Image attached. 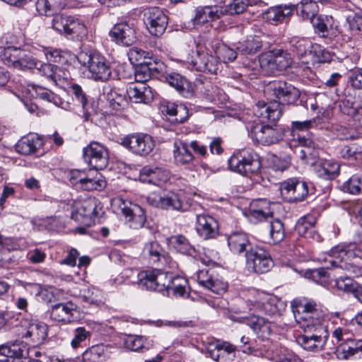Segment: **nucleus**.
<instances>
[{
    "label": "nucleus",
    "instance_id": "obj_1",
    "mask_svg": "<svg viewBox=\"0 0 362 362\" xmlns=\"http://www.w3.org/2000/svg\"><path fill=\"white\" fill-rule=\"evenodd\" d=\"M265 93L274 98V103H257L253 108L254 115L276 122L282 115L281 105H296L300 97V91L292 83L284 80H274L267 85Z\"/></svg>",
    "mask_w": 362,
    "mask_h": 362
},
{
    "label": "nucleus",
    "instance_id": "obj_2",
    "mask_svg": "<svg viewBox=\"0 0 362 362\" xmlns=\"http://www.w3.org/2000/svg\"><path fill=\"white\" fill-rule=\"evenodd\" d=\"M231 170L244 176L256 175L262 168L259 156L251 148H244L233 153L228 160Z\"/></svg>",
    "mask_w": 362,
    "mask_h": 362
},
{
    "label": "nucleus",
    "instance_id": "obj_3",
    "mask_svg": "<svg viewBox=\"0 0 362 362\" xmlns=\"http://www.w3.org/2000/svg\"><path fill=\"white\" fill-rule=\"evenodd\" d=\"M78 62L86 67L89 77L94 81H106L111 76V68L104 56L98 52H81L77 57Z\"/></svg>",
    "mask_w": 362,
    "mask_h": 362
},
{
    "label": "nucleus",
    "instance_id": "obj_4",
    "mask_svg": "<svg viewBox=\"0 0 362 362\" xmlns=\"http://www.w3.org/2000/svg\"><path fill=\"white\" fill-rule=\"evenodd\" d=\"M255 115L258 119L247 124L249 134L254 141L264 146H270L283 139L284 132L281 127L276 124L273 126L263 124V120L267 119Z\"/></svg>",
    "mask_w": 362,
    "mask_h": 362
},
{
    "label": "nucleus",
    "instance_id": "obj_5",
    "mask_svg": "<svg viewBox=\"0 0 362 362\" xmlns=\"http://www.w3.org/2000/svg\"><path fill=\"white\" fill-rule=\"evenodd\" d=\"M332 337L336 340L337 356L340 359H349L353 356L362 355V339H352L344 327H337L332 332Z\"/></svg>",
    "mask_w": 362,
    "mask_h": 362
},
{
    "label": "nucleus",
    "instance_id": "obj_6",
    "mask_svg": "<svg viewBox=\"0 0 362 362\" xmlns=\"http://www.w3.org/2000/svg\"><path fill=\"white\" fill-rule=\"evenodd\" d=\"M185 61L192 69L197 71L216 74L218 70L219 62L216 57L195 43L194 47L187 53Z\"/></svg>",
    "mask_w": 362,
    "mask_h": 362
},
{
    "label": "nucleus",
    "instance_id": "obj_7",
    "mask_svg": "<svg viewBox=\"0 0 362 362\" xmlns=\"http://www.w3.org/2000/svg\"><path fill=\"white\" fill-rule=\"evenodd\" d=\"M147 200L152 206L165 210L184 211L188 207L185 193L182 190L170 191L160 195L153 194L148 197Z\"/></svg>",
    "mask_w": 362,
    "mask_h": 362
},
{
    "label": "nucleus",
    "instance_id": "obj_8",
    "mask_svg": "<svg viewBox=\"0 0 362 362\" xmlns=\"http://www.w3.org/2000/svg\"><path fill=\"white\" fill-rule=\"evenodd\" d=\"M71 218L76 221L90 224L102 211L100 203L95 198H88L74 204Z\"/></svg>",
    "mask_w": 362,
    "mask_h": 362
},
{
    "label": "nucleus",
    "instance_id": "obj_9",
    "mask_svg": "<svg viewBox=\"0 0 362 362\" xmlns=\"http://www.w3.org/2000/svg\"><path fill=\"white\" fill-rule=\"evenodd\" d=\"M143 21L148 33L156 37L162 36L168 25V17L158 7L146 8Z\"/></svg>",
    "mask_w": 362,
    "mask_h": 362
},
{
    "label": "nucleus",
    "instance_id": "obj_10",
    "mask_svg": "<svg viewBox=\"0 0 362 362\" xmlns=\"http://www.w3.org/2000/svg\"><path fill=\"white\" fill-rule=\"evenodd\" d=\"M247 267L257 274L269 272L274 265L270 254L260 247L250 248L245 253Z\"/></svg>",
    "mask_w": 362,
    "mask_h": 362
},
{
    "label": "nucleus",
    "instance_id": "obj_11",
    "mask_svg": "<svg viewBox=\"0 0 362 362\" xmlns=\"http://www.w3.org/2000/svg\"><path fill=\"white\" fill-rule=\"evenodd\" d=\"M121 145L134 154L146 156L153 151L155 143L147 134H133L122 138Z\"/></svg>",
    "mask_w": 362,
    "mask_h": 362
},
{
    "label": "nucleus",
    "instance_id": "obj_12",
    "mask_svg": "<svg viewBox=\"0 0 362 362\" xmlns=\"http://www.w3.org/2000/svg\"><path fill=\"white\" fill-rule=\"evenodd\" d=\"M281 194L289 203L302 202L308 194V184L298 179H288L281 185Z\"/></svg>",
    "mask_w": 362,
    "mask_h": 362
},
{
    "label": "nucleus",
    "instance_id": "obj_13",
    "mask_svg": "<svg viewBox=\"0 0 362 362\" xmlns=\"http://www.w3.org/2000/svg\"><path fill=\"white\" fill-rule=\"evenodd\" d=\"M83 158L94 170H103L108 164L107 150L98 142H91L83 148Z\"/></svg>",
    "mask_w": 362,
    "mask_h": 362
},
{
    "label": "nucleus",
    "instance_id": "obj_14",
    "mask_svg": "<svg viewBox=\"0 0 362 362\" xmlns=\"http://www.w3.org/2000/svg\"><path fill=\"white\" fill-rule=\"evenodd\" d=\"M70 180L73 185L87 191L101 190L106 185L104 177L97 170H90L86 176H82L79 171L73 172Z\"/></svg>",
    "mask_w": 362,
    "mask_h": 362
},
{
    "label": "nucleus",
    "instance_id": "obj_15",
    "mask_svg": "<svg viewBox=\"0 0 362 362\" xmlns=\"http://www.w3.org/2000/svg\"><path fill=\"white\" fill-rule=\"evenodd\" d=\"M329 334L322 326L315 329V333L305 334L298 338V343L305 350L318 352L324 349Z\"/></svg>",
    "mask_w": 362,
    "mask_h": 362
},
{
    "label": "nucleus",
    "instance_id": "obj_16",
    "mask_svg": "<svg viewBox=\"0 0 362 362\" xmlns=\"http://www.w3.org/2000/svg\"><path fill=\"white\" fill-rule=\"evenodd\" d=\"M109 35L116 43L126 47L132 45L136 40V28L127 22L115 24Z\"/></svg>",
    "mask_w": 362,
    "mask_h": 362
},
{
    "label": "nucleus",
    "instance_id": "obj_17",
    "mask_svg": "<svg viewBox=\"0 0 362 362\" xmlns=\"http://www.w3.org/2000/svg\"><path fill=\"white\" fill-rule=\"evenodd\" d=\"M197 278L199 285L215 293H222L227 288V284L219 279L213 269H203L199 270L197 273Z\"/></svg>",
    "mask_w": 362,
    "mask_h": 362
},
{
    "label": "nucleus",
    "instance_id": "obj_18",
    "mask_svg": "<svg viewBox=\"0 0 362 362\" xmlns=\"http://www.w3.org/2000/svg\"><path fill=\"white\" fill-rule=\"evenodd\" d=\"M237 347L230 342H218L207 348V355L217 362H232Z\"/></svg>",
    "mask_w": 362,
    "mask_h": 362
},
{
    "label": "nucleus",
    "instance_id": "obj_19",
    "mask_svg": "<svg viewBox=\"0 0 362 362\" xmlns=\"http://www.w3.org/2000/svg\"><path fill=\"white\" fill-rule=\"evenodd\" d=\"M288 44L290 51L298 58L300 62L308 65L311 55L310 40L307 37L293 36L289 38Z\"/></svg>",
    "mask_w": 362,
    "mask_h": 362
},
{
    "label": "nucleus",
    "instance_id": "obj_20",
    "mask_svg": "<svg viewBox=\"0 0 362 362\" xmlns=\"http://www.w3.org/2000/svg\"><path fill=\"white\" fill-rule=\"evenodd\" d=\"M123 206L121 207L122 214L129 223V227L133 229H139L144 227L146 223V214L144 210L137 204L129 202V206L122 200Z\"/></svg>",
    "mask_w": 362,
    "mask_h": 362
},
{
    "label": "nucleus",
    "instance_id": "obj_21",
    "mask_svg": "<svg viewBox=\"0 0 362 362\" xmlns=\"http://www.w3.org/2000/svg\"><path fill=\"white\" fill-rule=\"evenodd\" d=\"M169 172L162 168L145 166L140 170L139 180L144 183L161 186L169 180Z\"/></svg>",
    "mask_w": 362,
    "mask_h": 362
},
{
    "label": "nucleus",
    "instance_id": "obj_22",
    "mask_svg": "<svg viewBox=\"0 0 362 362\" xmlns=\"http://www.w3.org/2000/svg\"><path fill=\"white\" fill-rule=\"evenodd\" d=\"M295 4H280L269 8L264 13V18L272 24L286 23L295 11Z\"/></svg>",
    "mask_w": 362,
    "mask_h": 362
},
{
    "label": "nucleus",
    "instance_id": "obj_23",
    "mask_svg": "<svg viewBox=\"0 0 362 362\" xmlns=\"http://www.w3.org/2000/svg\"><path fill=\"white\" fill-rule=\"evenodd\" d=\"M163 77L170 86L173 87L185 98H192L194 93V86L184 76L178 73H166Z\"/></svg>",
    "mask_w": 362,
    "mask_h": 362
},
{
    "label": "nucleus",
    "instance_id": "obj_24",
    "mask_svg": "<svg viewBox=\"0 0 362 362\" xmlns=\"http://www.w3.org/2000/svg\"><path fill=\"white\" fill-rule=\"evenodd\" d=\"M196 229L204 239L215 238L218 234V225L212 216L205 214L197 216Z\"/></svg>",
    "mask_w": 362,
    "mask_h": 362
},
{
    "label": "nucleus",
    "instance_id": "obj_25",
    "mask_svg": "<svg viewBox=\"0 0 362 362\" xmlns=\"http://www.w3.org/2000/svg\"><path fill=\"white\" fill-rule=\"evenodd\" d=\"M262 68L268 66H275L276 69L282 71L286 69L291 64L290 54L283 49L277 50L274 54H266L259 59Z\"/></svg>",
    "mask_w": 362,
    "mask_h": 362
},
{
    "label": "nucleus",
    "instance_id": "obj_26",
    "mask_svg": "<svg viewBox=\"0 0 362 362\" xmlns=\"http://www.w3.org/2000/svg\"><path fill=\"white\" fill-rule=\"evenodd\" d=\"M332 260L354 261L355 259H362V249L355 243L346 245H339L331 250Z\"/></svg>",
    "mask_w": 362,
    "mask_h": 362
},
{
    "label": "nucleus",
    "instance_id": "obj_27",
    "mask_svg": "<svg viewBox=\"0 0 362 362\" xmlns=\"http://www.w3.org/2000/svg\"><path fill=\"white\" fill-rule=\"evenodd\" d=\"M43 146L42 138L35 133H30L23 136L16 144V150L23 155L35 153Z\"/></svg>",
    "mask_w": 362,
    "mask_h": 362
},
{
    "label": "nucleus",
    "instance_id": "obj_28",
    "mask_svg": "<svg viewBox=\"0 0 362 362\" xmlns=\"http://www.w3.org/2000/svg\"><path fill=\"white\" fill-rule=\"evenodd\" d=\"M29 354V346L27 343L17 340L0 345V355L8 358H26Z\"/></svg>",
    "mask_w": 362,
    "mask_h": 362
},
{
    "label": "nucleus",
    "instance_id": "obj_29",
    "mask_svg": "<svg viewBox=\"0 0 362 362\" xmlns=\"http://www.w3.org/2000/svg\"><path fill=\"white\" fill-rule=\"evenodd\" d=\"M47 326L41 322L33 321L27 327V330L23 334V337L30 339L33 346L43 343L47 335Z\"/></svg>",
    "mask_w": 362,
    "mask_h": 362
},
{
    "label": "nucleus",
    "instance_id": "obj_30",
    "mask_svg": "<svg viewBox=\"0 0 362 362\" xmlns=\"http://www.w3.org/2000/svg\"><path fill=\"white\" fill-rule=\"evenodd\" d=\"M127 93L129 98L136 103H148L153 98L151 88L144 83L130 86L127 90Z\"/></svg>",
    "mask_w": 362,
    "mask_h": 362
},
{
    "label": "nucleus",
    "instance_id": "obj_31",
    "mask_svg": "<svg viewBox=\"0 0 362 362\" xmlns=\"http://www.w3.org/2000/svg\"><path fill=\"white\" fill-rule=\"evenodd\" d=\"M311 164L317 176L325 180L334 179L339 173V165L331 160H321Z\"/></svg>",
    "mask_w": 362,
    "mask_h": 362
},
{
    "label": "nucleus",
    "instance_id": "obj_32",
    "mask_svg": "<svg viewBox=\"0 0 362 362\" xmlns=\"http://www.w3.org/2000/svg\"><path fill=\"white\" fill-rule=\"evenodd\" d=\"M76 306L71 303H58L52 306L50 317L56 322H70L74 321Z\"/></svg>",
    "mask_w": 362,
    "mask_h": 362
},
{
    "label": "nucleus",
    "instance_id": "obj_33",
    "mask_svg": "<svg viewBox=\"0 0 362 362\" xmlns=\"http://www.w3.org/2000/svg\"><path fill=\"white\" fill-rule=\"evenodd\" d=\"M228 245L231 252L235 254L250 250L251 247L247 235L244 233H233L228 238Z\"/></svg>",
    "mask_w": 362,
    "mask_h": 362
},
{
    "label": "nucleus",
    "instance_id": "obj_34",
    "mask_svg": "<svg viewBox=\"0 0 362 362\" xmlns=\"http://www.w3.org/2000/svg\"><path fill=\"white\" fill-rule=\"evenodd\" d=\"M247 324L259 338H262V340L269 338L272 332V324L269 321L257 316H253L251 319H247Z\"/></svg>",
    "mask_w": 362,
    "mask_h": 362
},
{
    "label": "nucleus",
    "instance_id": "obj_35",
    "mask_svg": "<svg viewBox=\"0 0 362 362\" xmlns=\"http://www.w3.org/2000/svg\"><path fill=\"white\" fill-rule=\"evenodd\" d=\"M220 17V12L216 6L198 7L195 10L193 18L194 23L202 25L209 21H213Z\"/></svg>",
    "mask_w": 362,
    "mask_h": 362
},
{
    "label": "nucleus",
    "instance_id": "obj_36",
    "mask_svg": "<svg viewBox=\"0 0 362 362\" xmlns=\"http://www.w3.org/2000/svg\"><path fill=\"white\" fill-rule=\"evenodd\" d=\"M28 90L31 98H39L45 101L52 103L54 105H57L60 101L59 98L56 94L42 86L35 84L29 85Z\"/></svg>",
    "mask_w": 362,
    "mask_h": 362
},
{
    "label": "nucleus",
    "instance_id": "obj_37",
    "mask_svg": "<svg viewBox=\"0 0 362 362\" xmlns=\"http://www.w3.org/2000/svg\"><path fill=\"white\" fill-rule=\"evenodd\" d=\"M173 156L176 163L187 165L194 160V156L189 149L187 143L180 141L174 144Z\"/></svg>",
    "mask_w": 362,
    "mask_h": 362
},
{
    "label": "nucleus",
    "instance_id": "obj_38",
    "mask_svg": "<svg viewBox=\"0 0 362 362\" xmlns=\"http://www.w3.org/2000/svg\"><path fill=\"white\" fill-rule=\"evenodd\" d=\"M169 242L177 252L189 256L196 255L195 248L184 235H173L169 238Z\"/></svg>",
    "mask_w": 362,
    "mask_h": 362
},
{
    "label": "nucleus",
    "instance_id": "obj_39",
    "mask_svg": "<svg viewBox=\"0 0 362 362\" xmlns=\"http://www.w3.org/2000/svg\"><path fill=\"white\" fill-rule=\"evenodd\" d=\"M344 30L345 35L349 39L358 35H362V13L358 16H347Z\"/></svg>",
    "mask_w": 362,
    "mask_h": 362
},
{
    "label": "nucleus",
    "instance_id": "obj_40",
    "mask_svg": "<svg viewBox=\"0 0 362 362\" xmlns=\"http://www.w3.org/2000/svg\"><path fill=\"white\" fill-rule=\"evenodd\" d=\"M156 269L144 270L137 274V284L142 290L155 291Z\"/></svg>",
    "mask_w": 362,
    "mask_h": 362
},
{
    "label": "nucleus",
    "instance_id": "obj_41",
    "mask_svg": "<svg viewBox=\"0 0 362 362\" xmlns=\"http://www.w3.org/2000/svg\"><path fill=\"white\" fill-rule=\"evenodd\" d=\"M295 11L303 18L309 19L317 15L319 8L317 4L311 0H301L300 4H295Z\"/></svg>",
    "mask_w": 362,
    "mask_h": 362
},
{
    "label": "nucleus",
    "instance_id": "obj_42",
    "mask_svg": "<svg viewBox=\"0 0 362 362\" xmlns=\"http://www.w3.org/2000/svg\"><path fill=\"white\" fill-rule=\"evenodd\" d=\"M240 295L245 300L249 310L262 309V302H260L261 294L256 289L249 288L243 290Z\"/></svg>",
    "mask_w": 362,
    "mask_h": 362
},
{
    "label": "nucleus",
    "instance_id": "obj_43",
    "mask_svg": "<svg viewBox=\"0 0 362 362\" xmlns=\"http://www.w3.org/2000/svg\"><path fill=\"white\" fill-rule=\"evenodd\" d=\"M291 308L296 321L298 323L301 324L304 322L303 326H306L308 329L315 325H317V327L321 326L320 325V316L311 314V313L306 310L300 311L295 307Z\"/></svg>",
    "mask_w": 362,
    "mask_h": 362
},
{
    "label": "nucleus",
    "instance_id": "obj_44",
    "mask_svg": "<svg viewBox=\"0 0 362 362\" xmlns=\"http://www.w3.org/2000/svg\"><path fill=\"white\" fill-rule=\"evenodd\" d=\"M262 44L259 38L256 36H250L243 42H239L236 49L243 54H253L257 52Z\"/></svg>",
    "mask_w": 362,
    "mask_h": 362
},
{
    "label": "nucleus",
    "instance_id": "obj_45",
    "mask_svg": "<svg viewBox=\"0 0 362 362\" xmlns=\"http://www.w3.org/2000/svg\"><path fill=\"white\" fill-rule=\"evenodd\" d=\"M316 223V218L312 214H306L300 217L295 226V230L299 235L306 237L309 232L314 228Z\"/></svg>",
    "mask_w": 362,
    "mask_h": 362
},
{
    "label": "nucleus",
    "instance_id": "obj_46",
    "mask_svg": "<svg viewBox=\"0 0 362 362\" xmlns=\"http://www.w3.org/2000/svg\"><path fill=\"white\" fill-rule=\"evenodd\" d=\"M35 6L39 14L50 16L59 10L62 4L60 0H37Z\"/></svg>",
    "mask_w": 362,
    "mask_h": 362
},
{
    "label": "nucleus",
    "instance_id": "obj_47",
    "mask_svg": "<svg viewBox=\"0 0 362 362\" xmlns=\"http://www.w3.org/2000/svg\"><path fill=\"white\" fill-rule=\"evenodd\" d=\"M330 263L334 267L346 271L351 278L362 276V267L357 264L354 261L330 260Z\"/></svg>",
    "mask_w": 362,
    "mask_h": 362
},
{
    "label": "nucleus",
    "instance_id": "obj_48",
    "mask_svg": "<svg viewBox=\"0 0 362 362\" xmlns=\"http://www.w3.org/2000/svg\"><path fill=\"white\" fill-rule=\"evenodd\" d=\"M174 276L168 272H163L160 269H156V286L155 291L158 292L166 291L169 296V289Z\"/></svg>",
    "mask_w": 362,
    "mask_h": 362
},
{
    "label": "nucleus",
    "instance_id": "obj_49",
    "mask_svg": "<svg viewBox=\"0 0 362 362\" xmlns=\"http://www.w3.org/2000/svg\"><path fill=\"white\" fill-rule=\"evenodd\" d=\"M66 37L75 38L84 35L86 33V27L82 21L71 16Z\"/></svg>",
    "mask_w": 362,
    "mask_h": 362
},
{
    "label": "nucleus",
    "instance_id": "obj_50",
    "mask_svg": "<svg viewBox=\"0 0 362 362\" xmlns=\"http://www.w3.org/2000/svg\"><path fill=\"white\" fill-rule=\"evenodd\" d=\"M146 339L139 335H128L124 339V345L127 349L134 351H144L148 350V346L145 343Z\"/></svg>",
    "mask_w": 362,
    "mask_h": 362
},
{
    "label": "nucleus",
    "instance_id": "obj_51",
    "mask_svg": "<svg viewBox=\"0 0 362 362\" xmlns=\"http://www.w3.org/2000/svg\"><path fill=\"white\" fill-rule=\"evenodd\" d=\"M269 234L274 243H281L285 237L284 223L279 219H273L269 223Z\"/></svg>",
    "mask_w": 362,
    "mask_h": 362
},
{
    "label": "nucleus",
    "instance_id": "obj_52",
    "mask_svg": "<svg viewBox=\"0 0 362 362\" xmlns=\"http://www.w3.org/2000/svg\"><path fill=\"white\" fill-rule=\"evenodd\" d=\"M156 69L152 67V64H141L136 68L134 76L137 83L148 81L152 76H155Z\"/></svg>",
    "mask_w": 362,
    "mask_h": 362
},
{
    "label": "nucleus",
    "instance_id": "obj_53",
    "mask_svg": "<svg viewBox=\"0 0 362 362\" xmlns=\"http://www.w3.org/2000/svg\"><path fill=\"white\" fill-rule=\"evenodd\" d=\"M71 16L57 14L52 21V26L59 34L67 36Z\"/></svg>",
    "mask_w": 362,
    "mask_h": 362
},
{
    "label": "nucleus",
    "instance_id": "obj_54",
    "mask_svg": "<svg viewBox=\"0 0 362 362\" xmlns=\"http://www.w3.org/2000/svg\"><path fill=\"white\" fill-rule=\"evenodd\" d=\"M187 284L185 278L179 276H174L169 289V295L170 293L175 297H185V295H188L186 291Z\"/></svg>",
    "mask_w": 362,
    "mask_h": 362
},
{
    "label": "nucleus",
    "instance_id": "obj_55",
    "mask_svg": "<svg viewBox=\"0 0 362 362\" xmlns=\"http://www.w3.org/2000/svg\"><path fill=\"white\" fill-rule=\"evenodd\" d=\"M315 28V33H322L325 36V33L328 31V25H330L332 18L331 16L317 15L310 20Z\"/></svg>",
    "mask_w": 362,
    "mask_h": 362
},
{
    "label": "nucleus",
    "instance_id": "obj_56",
    "mask_svg": "<svg viewBox=\"0 0 362 362\" xmlns=\"http://www.w3.org/2000/svg\"><path fill=\"white\" fill-rule=\"evenodd\" d=\"M342 189L351 194H358L362 192V177L354 175L343 184Z\"/></svg>",
    "mask_w": 362,
    "mask_h": 362
},
{
    "label": "nucleus",
    "instance_id": "obj_57",
    "mask_svg": "<svg viewBox=\"0 0 362 362\" xmlns=\"http://www.w3.org/2000/svg\"><path fill=\"white\" fill-rule=\"evenodd\" d=\"M104 349L101 345H95L85 351L82 355L84 362H101Z\"/></svg>",
    "mask_w": 362,
    "mask_h": 362
},
{
    "label": "nucleus",
    "instance_id": "obj_58",
    "mask_svg": "<svg viewBox=\"0 0 362 362\" xmlns=\"http://www.w3.org/2000/svg\"><path fill=\"white\" fill-rule=\"evenodd\" d=\"M194 86L197 90L204 95L207 100L211 101L215 100L216 87H214L209 81H202L199 79L195 81Z\"/></svg>",
    "mask_w": 362,
    "mask_h": 362
},
{
    "label": "nucleus",
    "instance_id": "obj_59",
    "mask_svg": "<svg viewBox=\"0 0 362 362\" xmlns=\"http://www.w3.org/2000/svg\"><path fill=\"white\" fill-rule=\"evenodd\" d=\"M22 49L14 47H8L4 51L3 60L7 66L16 67L19 57L22 53Z\"/></svg>",
    "mask_w": 362,
    "mask_h": 362
},
{
    "label": "nucleus",
    "instance_id": "obj_60",
    "mask_svg": "<svg viewBox=\"0 0 362 362\" xmlns=\"http://www.w3.org/2000/svg\"><path fill=\"white\" fill-rule=\"evenodd\" d=\"M291 307L297 308L300 311H308L311 314L320 316L317 305L314 300H294Z\"/></svg>",
    "mask_w": 362,
    "mask_h": 362
},
{
    "label": "nucleus",
    "instance_id": "obj_61",
    "mask_svg": "<svg viewBox=\"0 0 362 362\" xmlns=\"http://www.w3.org/2000/svg\"><path fill=\"white\" fill-rule=\"evenodd\" d=\"M37 63L30 56L29 54L26 53L25 51H22V53L21 54V57H19V59L18 61V63L16 64V67L19 69H31L34 67H37Z\"/></svg>",
    "mask_w": 362,
    "mask_h": 362
},
{
    "label": "nucleus",
    "instance_id": "obj_62",
    "mask_svg": "<svg viewBox=\"0 0 362 362\" xmlns=\"http://www.w3.org/2000/svg\"><path fill=\"white\" fill-rule=\"evenodd\" d=\"M336 134L340 140H354L358 137V133L355 129L345 126L337 127Z\"/></svg>",
    "mask_w": 362,
    "mask_h": 362
},
{
    "label": "nucleus",
    "instance_id": "obj_63",
    "mask_svg": "<svg viewBox=\"0 0 362 362\" xmlns=\"http://www.w3.org/2000/svg\"><path fill=\"white\" fill-rule=\"evenodd\" d=\"M339 108L344 115L352 117L357 107H355V99L351 95H346L339 103Z\"/></svg>",
    "mask_w": 362,
    "mask_h": 362
},
{
    "label": "nucleus",
    "instance_id": "obj_64",
    "mask_svg": "<svg viewBox=\"0 0 362 362\" xmlns=\"http://www.w3.org/2000/svg\"><path fill=\"white\" fill-rule=\"evenodd\" d=\"M315 124V119H307L305 121H293L291 123V131L293 136L299 132H308Z\"/></svg>",
    "mask_w": 362,
    "mask_h": 362
}]
</instances>
